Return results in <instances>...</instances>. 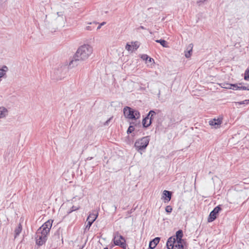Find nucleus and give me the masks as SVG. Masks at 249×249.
<instances>
[{"label":"nucleus","mask_w":249,"mask_h":249,"mask_svg":"<svg viewBox=\"0 0 249 249\" xmlns=\"http://www.w3.org/2000/svg\"><path fill=\"white\" fill-rule=\"evenodd\" d=\"M106 24V22H103L102 23H101V24H100L98 26V27H97V30L100 29L101 28L102 26L104 25V24Z\"/></svg>","instance_id":"obj_33"},{"label":"nucleus","mask_w":249,"mask_h":249,"mask_svg":"<svg viewBox=\"0 0 249 249\" xmlns=\"http://www.w3.org/2000/svg\"><path fill=\"white\" fill-rule=\"evenodd\" d=\"M113 236V241L115 245L120 246L123 248L125 246V240L123 236L119 234L118 231L114 232Z\"/></svg>","instance_id":"obj_5"},{"label":"nucleus","mask_w":249,"mask_h":249,"mask_svg":"<svg viewBox=\"0 0 249 249\" xmlns=\"http://www.w3.org/2000/svg\"><path fill=\"white\" fill-rule=\"evenodd\" d=\"M221 208L220 205L216 206L215 207L213 210L210 213V215L208 217V221L209 222H213L214 221L216 217L217 214L220 211H221Z\"/></svg>","instance_id":"obj_8"},{"label":"nucleus","mask_w":249,"mask_h":249,"mask_svg":"<svg viewBox=\"0 0 249 249\" xmlns=\"http://www.w3.org/2000/svg\"><path fill=\"white\" fill-rule=\"evenodd\" d=\"M140 28L142 29H144V28L143 26H140Z\"/></svg>","instance_id":"obj_36"},{"label":"nucleus","mask_w":249,"mask_h":249,"mask_svg":"<svg viewBox=\"0 0 249 249\" xmlns=\"http://www.w3.org/2000/svg\"><path fill=\"white\" fill-rule=\"evenodd\" d=\"M244 79L246 80L249 79V68H248L245 72Z\"/></svg>","instance_id":"obj_25"},{"label":"nucleus","mask_w":249,"mask_h":249,"mask_svg":"<svg viewBox=\"0 0 249 249\" xmlns=\"http://www.w3.org/2000/svg\"><path fill=\"white\" fill-rule=\"evenodd\" d=\"M156 42L159 43L162 45L163 47H167V42L165 40L163 39H160L156 40Z\"/></svg>","instance_id":"obj_22"},{"label":"nucleus","mask_w":249,"mask_h":249,"mask_svg":"<svg viewBox=\"0 0 249 249\" xmlns=\"http://www.w3.org/2000/svg\"><path fill=\"white\" fill-rule=\"evenodd\" d=\"M231 85L232 84L229 83H223L221 84V86L224 89H231V88H232Z\"/></svg>","instance_id":"obj_23"},{"label":"nucleus","mask_w":249,"mask_h":249,"mask_svg":"<svg viewBox=\"0 0 249 249\" xmlns=\"http://www.w3.org/2000/svg\"><path fill=\"white\" fill-rule=\"evenodd\" d=\"M83 247H82V248H81L80 249H83Z\"/></svg>","instance_id":"obj_39"},{"label":"nucleus","mask_w":249,"mask_h":249,"mask_svg":"<svg viewBox=\"0 0 249 249\" xmlns=\"http://www.w3.org/2000/svg\"><path fill=\"white\" fill-rule=\"evenodd\" d=\"M87 221V224L86 226V227L85 228V231L89 230L90 226H91V225L92 224L91 222H89V221Z\"/></svg>","instance_id":"obj_26"},{"label":"nucleus","mask_w":249,"mask_h":249,"mask_svg":"<svg viewBox=\"0 0 249 249\" xmlns=\"http://www.w3.org/2000/svg\"><path fill=\"white\" fill-rule=\"evenodd\" d=\"M177 240V243H176V245H178L179 246H183L182 244V242L183 241V240L182 238H180V239H176Z\"/></svg>","instance_id":"obj_30"},{"label":"nucleus","mask_w":249,"mask_h":249,"mask_svg":"<svg viewBox=\"0 0 249 249\" xmlns=\"http://www.w3.org/2000/svg\"><path fill=\"white\" fill-rule=\"evenodd\" d=\"M92 28L90 26H88L86 27V30H88V31H91V30H92Z\"/></svg>","instance_id":"obj_35"},{"label":"nucleus","mask_w":249,"mask_h":249,"mask_svg":"<svg viewBox=\"0 0 249 249\" xmlns=\"http://www.w3.org/2000/svg\"><path fill=\"white\" fill-rule=\"evenodd\" d=\"M189 47L190 48V50L188 51L187 52H186L185 53V57L186 58H189L190 57L191 55V53L192 52V48H193V45L192 44H190L189 45Z\"/></svg>","instance_id":"obj_21"},{"label":"nucleus","mask_w":249,"mask_h":249,"mask_svg":"<svg viewBox=\"0 0 249 249\" xmlns=\"http://www.w3.org/2000/svg\"><path fill=\"white\" fill-rule=\"evenodd\" d=\"M8 114V109L4 107H0V119H3L6 117Z\"/></svg>","instance_id":"obj_11"},{"label":"nucleus","mask_w":249,"mask_h":249,"mask_svg":"<svg viewBox=\"0 0 249 249\" xmlns=\"http://www.w3.org/2000/svg\"><path fill=\"white\" fill-rule=\"evenodd\" d=\"M160 240V237H156L152 241H151L149 244V248L151 249H154L157 244L159 243Z\"/></svg>","instance_id":"obj_12"},{"label":"nucleus","mask_w":249,"mask_h":249,"mask_svg":"<svg viewBox=\"0 0 249 249\" xmlns=\"http://www.w3.org/2000/svg\"><path fill=\"white\" fill-rule=\"evenodd\" d=\"M174 249H183V246H179L178 245H175V247Z\"/></svg>","instance_id":"obj_32"},{"label":"nucleus","mask_w":249,"mask_h":249,"mask_svg":"<svg viewBox=\"0 0 249 249\" xmlns=\"http://www.w3.org/2000/svg\"><path fill=\"white\" fill-rule=\"evenodd\" d=\"M141 58L143 60L148 61L149 62H151L152 61H154V59L152 58L149 57L146 54H143Z\"/></svg>","instance_id":"obj_20"},{"label":"nucleus","mask_w":249,"mask_h":249,"mask_svg":"<svg viewBox=\"0 0 249 249\" xmlns=\"http://www.w3.org/2000/svg\"><path fill=\"white\" fill-rule=\"evenodd\" d=\"M93 24H97V23L96 22H93Z\"/></svg>","instance_id":"obj_38"},{"label":"nucleus","mask_w":249,"mask_h":249,"mask_svg":"<svg viewBox=\"0 0 249 249\" xmlns=\"http://www.w3.org/2000/svg\"><path fill=\"white\" fill-rule=\"evenodd\" d=\"M134 124V123H130V126H129L127 130V134H130L135 129L134 126L133 124Z\"/></svg>","instance_id":"obj_18"},{"label":"nucleus","mask_w":249,"mask_h":249,"mask_svg":"<svg viewBox=\"0 0 249 249\" xmlns=\"http://www.w3.org/2000/svg\"><path fill=\"white\" fill-rule=\"evenodd\" d=\"M104 249H108V248L106 247V248H105Z\"/></svg>","instance_id":"obj_37"},{"label":"nucleus","mask_w":249,"mask_h":249,"mask_svg":"<svg viewBox=\"0 0 249 249\" xmlns=\"http://www.w3.org/2000/svg\"><path fill=\"white\" fill-rule=\"evenodd\" d=\"M124 114L125 118L137 120L140 118L141 115L138 110L131 108L128 107L124 108Z\"/></svg>","instance_id":"obj_3"},{"label":"nucleus","mask_w":249,"mask_h":249,"mask_svg":"<svg viewBox=\"0 0 249 249\" xmlns=\"http://www.w3.org/2000/svg\"><path fill=\"white\" fill-rule=\"evenodd\" d=\"M222 121L220 119L211 120L209 121V124L214 126L215 128H218L220 125Z\"/></svg>","instance_id":"obj_10"},{"label":"nucleus","mask_w":249,"mask_h":249,"mask_svg":"<svg viewBox=\"0 0 249 249\" xmlns=\"http://www.w3.org/2000/svg\"><path fill=\"white\" fill-rule=\"evenodd\" d=\"M165 211L168 213H170L172 211V208L171 206H167L165 208Z\"/></svg>","instance_id":"obj_28"},{"label":"nucleus","mask_w":249,"mask_h":249,"mask_svg":"<svg viewBox=\"0 0 249 249\" xmlns=\"http://www.w3.org/2000/svg\"><path fill=\"white\" fill-rule=\"evenodd\" d=\"M80 208V206H72L70 209L68 211L67 213L68 214H70V213H72V212L77 211L79 210Z\"/></svg>","instance_id":"obj_16"},{"label":"nucleus","mask_w":249,"mask_h":249,"mask_svg":"<svg viewBox=\"0 0 249 249\" xmlns=\"http://www.w3.org/2000/svg\"><path fill=\"white\" fill-rule=\"evenodd\" d=\"M132 48L131 45H129L128 43H127L125 46V49L128 51H131V49Z\"/></svg>","instance_id":"obj_31"},{"label":"nucleus","mask_w":249,"mask_h":249,"mask_svg":"<svg viewBox=\"0 0 249 249\" xmlns=\"http://www.w3.org/2000/svg\"><path fill=\"white\" fill-rule=\"evenodd\" d=\"M22 230V226L20 224H19L18 227L15 230V237H16L19 234Z\"/></svg>","instance_id":"obj_15"},{"label":"nucleus","mask_w":249,"mask_h":249,"mask_svg":"<svg viewBox=\"0 0 249 249\" xmlns=\"http://www.w3.org/2000/svg\"><path fill=\"white\" fill-rule=\"evenodd\" d=\"M242 85V83L238 84H232L231 89L233 90H240V86Z\"/></svg>","instance_id":"obj_17"},{"label":"nucleus","mask_w":249,"mask_h":249,"mask_svg":"<svg viewBox=\"0 0 249 249\" xmlns=\"http://www.w3.org/2000/svg\"><path fill=\"white\" fill-rule=\"evenodd\" d=\"M132 47L133 49L137 50L139 47V43L138 41L132 42Z\"/></svg>","instance_id":"obj_24"},{"label":"nucleus","mask_w":249,"mask_h":249,"mask_svg":"<svg viewBox=\"0 0 249 249\" xmlns=\"http://www.w3.org/2000/svg\"><path fill=\"white\" fill-rule=\"evenodd\" d=\"M98 216V213H90L88 216L87 221H89L92 223L96 220Z\"/></svg>","instance_id":"obj_14"},{"label":"nucleus","mask_w":249,"mask_h":249,"mask_svg":"<svg viewBox=\"0 0 249 249\" xmlns=\"http://www.w3.org/2000/svg\"><path fill=\"white\" fill-rule=\"evenodd\" d=\"M156 113L153 110H150L147 116L145 117L142 121V125L144 127H147L151 124L152 117L154 115H155Z\"/></svg>","instance_id":"obj_7"},{"label":"nucleus","mask_w":249,"mask_h":249,"mask_svg":"<svg viewBox=\"0 0 249 249\" xmlns=\"http://www.w3.org/2000/svg\"><path fill=\"white\" fill-rule=\"evenodd\" d=\"M240 90H249V85H248L247 86H244L241 85L240 86Z\"/></svg>","instance_id":"obj_29"},{"label":"nucleus","mask_w":249,"mask_h":249,"mask_svg":"<svg viewBox=\"0 0 249 249\" xmlns=\"http://www.w3.org/2000/svg\"><path fill=\"white\" fill-rule=\"evenodd\" d=\"M92 47L88 44L80 46L77 50L72 59L70 61L69 66L72 68L77 66L80 62L87 60L92 54Z\"/></svg>","instance_id":"obj_1"},{"label":"nucleus","mask_w":249,"mask_h":249,"mask_svg":"<svg viewBox=\"0 0 249 249\" xmlns=\"http://www.w3.org/2000/svg\"><path fill=\"white\" fill-rule=\"evenodd\" d=\"M51 247L56 249L61 244H63V238L60 237L58 233L54 234L51 238Z\"/></svg>","instance_id":"obj_6"},{"label":"nucleus","mask_w":249,"mask_h":249,"mask_svg":"<svg viewBox=\"0 0 249 249\" xmlns=\"http://www.w3.org/2000/svg\"><path fill=\"white\" fill-rule=\"evenodd\" d=\"M249 103V100H245L243 101L238 102H236V104L238 105H243V104H248Z\"/></svg>","instance_id":"obj_27"},{"label":"nucleus","mask_w":249,"mask_h":249,"mask_svg":"<svg viewBox=\"0 0 249 249\" xmlns=\"http://www.w3.org/2000/svg\"><path fill=\"white\" fill-rule=\"evenodd\" d=\"M176 238L175 237H170L168 238L166 243V246L168 249H174L175 247Z\"/></svg>","instance_id":"obj_9"},{"label":"nucleus","mask_w":249,"mask_h":249,"mask_svg":"<svg viewBox=\"0 0 249 249\" xmlns=\"http://www.w3.org/2000/svg\"><path fill=\"white\" fill-rule=\"evenodd\" d=\"M183 236V232L182 230H178L176 232V239H180V238H182Z\"/></svg>","instance_id":"obj_19"},{"label":"nucleus","mask_w":249,"mask_h":249,"mask_svg":"<svg viewBox=\"0 0 249 249\" xmlns=\"http://www.w3.org/2000/svg\"><path fill=\"white\" fill-rule=\"evenodd\" d=\"M52 226V222L48 220L37 230L36 236L37 245L41 246L45 243Z\"/></svg>","instance_id":"obj_2"},{"label":"nucleus","mask_w":249,"mask_h":249,"mask_svg":"<svg viewBox=\"0 0 249 249\" xmlns=\"http://www.w3.org/2000/svg\"><path fill=\"white\" fill-rule=\"evenodd\" d=\"M150 139L148 136L142 137L141 139H138L135 144L134 146L137 151L145 149L149 142Z\"/></svg>","instance_id":"obj_4"},{"label":"nucleus","mask_w":249,"mask_h":249,"mask_svg":"<svg viewBox=\"0 0 249 249\" xmlns=\"http://www.w3.org/2000/svg\"><path fill=\"white\" fill-rule=\"evenodd\" d=\"M171 192L168 191L164 190L163 192L162 198L166 199L167 202L169 201L171 198Z\"/></svg>","instance_id":"obj_13"},{"label":"nucleus","mask_w":249,"mask_h":249,"mask_svg":"<svg viewBox=\"0 0 249 249\" xmlns=\"http://www.w3.org/2000/svg\"><path fill=\"white\" fill-rule=\"evenodd\" d=\"M112 119V117L110 118L109 119H108L105 123H104V125H107L108 124V123L109 122H110V121Z\"/></svg>","instance_id":"obj_34"}]
</instances>
